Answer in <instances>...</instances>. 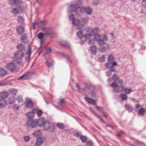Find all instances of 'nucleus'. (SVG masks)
<instances>
[{
    "instance_id": "obj_4",
    "label": "nucleus",
    "mask_w": 146,
    "mask_h": 146,
    "mask_svg": "<svg viewBox=\"0 0 146 146\" xmlns=\"http://www.w3.org/2000/svg\"><path fill=\"white\" fill-rule=\"evenodd\" d=\"M80 11L81 12H85L88 15H91L92 13V9L89 7H82L80 8Z\"/></svg>"
},
{
    "instance_id": "obj_26",
    "label": "nucleus",
    "mask_w": 146,
    "mask_h": 146,
    "mask_svg": "<svg viewBox=\"0 0 146 146\" xmlns=\"http://www.w3.org/2000/svg\"><path fill=\"white\" fill-rule=\"evenodd\" d=\"M96 47L95 46H92L90 47V50L92 54L95 55L96 52Z\"/></svg>"
},
{
    "instance_id": "obj_21",
    "label": "nucleus",
    "mask_w": 146,
    "mask_h": 146,
    "mask_svg": "<svg viewBox=\"0 0 146 146\" xmlns=\"http://www.w3.org/2000/svg\"><path fill=\"white\" fill-rule=\"evenodd\" d=\"M36 109H35L33 110L32 111L28 113L27 115V116L28 118L30 119L31 118L34 117V113H35Z\"/></svg>"
},
{
    "instance_id": "obj_23",
    "label": "nucleus",
    "mask_w": 146,
    "mask_h": 146,
    "mask_svg": "<svg viewBox=\"0 0 146 146\" xmlns=\"http://www.w3.org/2000/svg\"><path fill=\"white\" fill-rule=\"evenodd\" d=\"M29 75L28 73H26L20 77L18 80H27L29 79Z\"/></svg>"
},
{
    "instance_id": "obj_1",
    "label": "nucleus",
    "mask_w": 146,
    "mask_h": 146,
    "mask_svg": "<svg viewBox=\"0 0 146 146\" xmlns=\"http://www.w3.org/2000/svg\"><path fill=\"white\" fill-rule=\"evenodd\" d=\"M37 126L40 127L43 126L44 130L50 131H54L55 129V126L53 123H50L48 121H45L43 118H40L37 120Z\"/></svg>"
},
{
    "instance_id": "obj_49",
    "label": "nucleus",
    "mask_w": 146,
    "mask_h": 146,
    "mask_svg": "<svg viewBox=\"0 0 146 146\" xmlns=\"http://www.w3.org/2000/svg\"><path fill=\"white\" fill-rule=\"evenodd\" d=\"M86 146H93V143L90 140H88L87 141L86 143Z\"/></svg>"
},
{
    "instance_id": "obj_56",
    "label": "nucleus",
    "mask_w": 146,
    "mask_h": 146,
    "mask_svg": "<svg viewBox=\"0 0 146 146\" xmlns=\"http://www.w3.org/2000/svg\"><path fill=\"white\" fill-rule=\"evenodd\" d=\"M124 134V133L122 131H120L118 134H117V136L119 137H121V135Z\"/></svg>"
},
{
    "instance_id": "obj_60",
    "label": "nucleus",
    "mask_w": 146,
    "mask_h": 146,
    "mask_svg": "<svg viewBox=\"0 0 146 146\" xmlns=\"http://www.w3.org/2000/svg\"><path fill=\"white\" fill-rule=\"evenodd\" d=\"M89 94L92 97H94L96 96L95 94L93 92H92L91 93H90Z\"/></svg>"
},
{
    "instance_id": "obj_10",
    "label": "nucleus",
    "mask_w": 146,
    "mask_h": 146,
    "mask_svg": "<svg viewBox=\"0 0 146 146\" xmlns=\"http://www.w3.org/2000/svg\"><path fill=\"white\" fill-rule=\"evenodd\" d=\"M45 35L50 36L52 35L53 33V30L50 29L48 28H43L42 29Z\"/></svg>"
},
{
    "instance_id": "obj_48",
    "label": "nucleus",
    "mask_w": 146,
    "mask_h": 146,
    "mask_svg": "<svg viewBox=\"0 0 146 146\" xmlns=\"http://www.w3.org/2000/svg\"><path fill=\"white\" fill-rule=\"evenodd\" d=\"M100 0H94L93 5L94 6H97L99 3Z\"/></svg>"
},
{
    "instance_id": "obj_28",
    "label": "nucleus",
    "mask_w": 146,
    "mask_h": 146,
    "mask_svg": "<svg viewBox=\"0 0 146 146\" xmlns=\"http://www.w3.org/2000/svg\"><path fill=\"white\" fill-rule=\"evenodd\" d=\"M17 48L18 51H21L23 50L25 48V46L21 44H19L17 45Z\"/></svg>"
},
{
    "instance_id": "obj_8",
    "label": "nucleus",
    "mask_w": 146,
    "mask_h": 146,
    "mask_svg": "<svg viewBox=\"0 0 146 146\" xmlns=\"http://www.w3.org/2000/svg\"><path fill=\"white\" fill-rule=\"evenodd\" d=\"M80 5L79 4H71L70 7L68 9L69 12L70 13L80 8Z\"/></svg>"
},
{
    "instance_id": "obj_13",
    "label": "nucleus",
    "mask_w": 146,
    "mask_h": 146,
    "mask_svg": "<svg viewBox=\"0 0 146 146\" xmlns=\"http://www.w3.org/2000/svg\"><path fill=\"white\" fill-rule=\"evenodd\" d=\"M84 85L86 86L85 88H82L84 91L86 89L90 90H94L95 89L94 86L90 83H85Z\"/></svg>"
},
{
    "instance_id": "obj_53",
    "label": "nucleus",
    "mask_w": 146,
    "mask_h": 146,
    "mask_svg": "<svg viewBox=\"0 0 146 146\" xmlns=\"http://www.w3.org/2000/svg\"><path fill=\"white\" fill-rule=\"evenodd\" d=\"M115 82H113L112 84H110L111 86L112 87H118L117 84L115 83Z\"/></svg>"
},
{
    "instance_id": "obj_37",
    "label": "nucleus",
    "mask_w": 146,
    "mask_h": 146,
    "mask_svg": "<svg viewBox=\"0 0 146 146\" xmlns=\"http://www.w3.org/2000/svg\"><path fill=\"white\" fill-rule=\"evenodd\" d=\"M145 109L143 108L140 109L138 112V113L140 115H143L145 112Z\"/></svg>"
},
{
    "instance_id": "obj_42",
    "label": "nucleus",
    "mask_w": 146,
    "mask_h": 146,
    "mask_svg": "<svg viewBox=\"0 0 146 146\" xmlns=\"http://www.w3.org/2000/svg\"><path fill=\"white\" fill-rule=\"evenodd\" d=\"M80 139L81 140L82 142L83 143L85 142L87 140L86 137L85 136L82 135L80 136Z\"/></svg>"
},
{
    "instance_id": "obj_25",
    "label": "nucleus",
    "mask_w": 146,
    "mask_h": 146,
    "mask_svg": "<svg viewBox=\"0 0 146 146\" xmlns=\"http://www.w3.org/2000/svg\"><path fill=\"white\" fill-rule=\"evenodd\" d=\"M88 33L84 35V37L85 40H89L91 38L93 35L91 33Z\"/></svg>"
},
{
    "instance_id": "obj_58",
    "label": "nucleus",
    "mask_w": 146,
    "mask_h": 146,
    "mask_svg": "<svg viewBox=\"0 0 146 146\" xmlns=\"http://www.w3.org/2000/svg\"><path fill=\"white\" fill-rule=\"evenodd\" d=\"M59 100L61 104H65L66 102L64 99H60Z\"/></svg>"
},
{
    "instance_id": "obj_59",
    "label": "nucleus",
    "mask_w": 146,
    "mask_h": 146,
    "mask_svg": "<svg viewBox=\"0 0 146 146\" xmlns=\"http://www.w3.org/2000/svg\"><path fill=\"white\" fill-rule=\"evenodd\" d=\"M46 63L47 65L48 66H51L53 65V63L51 62L47 61Z\"/></svg>"
},
{
    "instance_id": "obj_2",
    "label": "nucleus",
    "mask_w": 146,
    "mask_h": 146,
    "mask_svg": "<svg viewBox=\"0 0 146 146\" xmlns=\"http://www.w3.org/2000/svg\"><path fill=\"white\" fill-rule=\"evenodd\" d=\"M22 60H13L11 62L8 63L5 68L12 72H16L18 71L19 69L16 66V64H21Z\"/></svg>"
},
{
    "instance_id": "obj_55",
    "label": "nucleus",
    "mask_w": 146,
    "mask_h": 146,
    "mask_svg": "<svg viewBox=\"0 0 146 146\" xmlns=\"http://www.w3.org/2000/svg\"><path fill=\"white\" fill-rule=\"evenodd\" d=\"M21 39L23 41H26L27 39L26 36L25 35H23L21 37Z\"/></svg>"
},
{
    "instance_id": "obj_16",
    "label": "nucleus",
    "mask_w": 146,
    "mask_h": 146,
    "mask_svg": "<svg viewBox=\"0 0 146 146\" xmlns=\"http://www.w3.org/2000/svg\"><path fill=\"white\" fill-rule=\"evenodd\" d=\"M81 22V20L76 19L72 22V24L74 26H78V27H81V25H82V24L80 25Z\"/></svg>"
},
{
    "instance_id": "obj_29",
    "label": "nucleus",
    "mask_w": 146,
    "mask_h": 146,
    "mask_svg": "<svg viewBox=\"0 0 146 146\" xmlns=\"http://www.w3.org/2000/svg\"><path fill=\"white\" fill-rule=\"evenodd\" d=\"M97 43L100 46H102L105 44L106 45L107 44L105 41L101 39L98 40Z\"/></svg>"
},
{
    "instance_id": "obj_20",
    "label": "nucleus",
    "mask_w": 146,
    "mask_h": 146,
    "mask_svg": "<svg viewBox=\"0 0 146 146\" xmlns=\"http://www.w3.org/2000/svg\"><path fill=\"white\" fill-rule=\"evenodd\" d=\"M44 22L43 21H38L36 22L35 23H33V26L34 30L35 29V24L37 25L38 26H41L44 25Z\"/></svg>"
},
{
    "instance_id": "obj_54",
    "label": "nucleus",
    "mask_w": 146,
    "mask_h": 146,
    "mask_svg": "<svg viewBox=\"0 0 146 146\" xmlns=\"http://www.w3.org/2000/svg\"><path fill=\"white\" fill-rule=\"evenodd\" d=\"M117 88H115L113 89V92H120V90L119 89V88L118 86Z\"/></svg>"
},
{
    "instance_id": "obj_40",
    "label": "nucleus",
    "mask_w": 146,
    "mask_h": 146,
    "mask_svg": "<svg viewBox=\"0 0 146 146\" xmlns=\"http://www.w3.org/2000/svg\"><path fill=\"white\" fill-rule=\"evenodd\" d=\"M108 61H114V57L111 54H109L108 58Z\"/></svg>"
},
{
    "instance_id": "obj_12",
    "label": "nucleus",
    "mask_w": 146,
    "mask_h": 146,
    "mask_svg": "<svg viewBox=\"0 0 146 146\" xmlns=\"http://www.w3.org/2000/svg\"><path fill=\"white\" fill-rule=\"evenodd\" d=\"M117 65V63L115 62L114 61H108V62L105 64V66L108 68H112L114 66Z\"/></svg>"
},
{
    "instance_id": "obj_61",
    "label": "nucleus",
    "mask_w": 146,
    "mask_h": 146,
    "mask_svg": "<svg viewBox=\"0 0 146 146\" xmlns=\"http://www.w3.org/2000/svg\"><path fill=\"white\" fill-rule=\"evenodd\" d=\"M13 108L15 110H17L19 108V106H17L16 105L14 104L13 105Z\"/></svg>"
},
{
    "instance_id": "obj_6",
    "label": "nucleus",
    "mask_w": 146,
    "mask_h": 146,
    "mask_svg": "<svg viewBox=\"0 0 146 146\" xmlns=\"http://www.w3.org/2000/svg\"><path fill=\"white\" fill-rule=\"evenodd\" d=\"M81 27H77V29L79 30V31L77 33V35L78 37L80 39L84 38V35L82 33L84 28V26L83 25H81Z\"/></svg>"
},
{
    "instance_id": "obj_5",
    "label": "nucleus",
    "mask_w": 146,
    "mask_h": 146,
    "mask_svg": "<svg viewBox=\"0 0 146 146\" xmlns=\"http://www.w3.org/2000/svg\"><path fill=\"white\" fill-rule=\"evenodd\" d=\"M31 53V46H29L28 50L25 54V60L27 62H29L30 61V56Z\"/></svg>"
},
{
    "instance_id": "obj_34",
    "label": "nucleus",
    "mask_w": 146,
    "mask_h": 146,
    "mask_svg": "<svg viewBox=\"0 0 146 146\" xmlns=\"http://www.w3.org/2000/svg\"><path fill=\"white\" fill-rule=\"evenodd\" d=\"M115 70L113 69H110L108 71H107L106 73V76L108 77H109L111 76L112 74V72H115Z\"/></svg>"
},
{
    "instance_id": "obj_3",
    "label": "nucleus",
    "mask_w": 146,
    "mask_h": 146,
    "mask_svg": "<svg viewBox=\"0 0 146 146\" xmlns=\"http://www.w3.org/2000/svg\"><path fill=\"white\" fill-rule=\"evenodd\" d=\"M37 120L29 119L28 120L26 124L29 127L35 128L37 126Z\"/></svg>"
},
{
    "instance_id": "obj_51",
    "label": "nucleus",
    "mask_w": 146,
    "mask_h": 146,
    "mask_svg": "<svg viewBox=\"0 0 146 146\" xmlns=\"http://www.w3.org/2000/svg\"><path fill=\"white\" fill-rule=\"evenodd\" d=\"M17 100L19 103L22 102L23 101V98L21 96H19L17 98Z\"/></svg>"
},
{
    "instance_id": "obj_46",
    "label": "nucleus",
    "mask_w": 146,
    "mask_h": 146,
    "mask_svg": "<svg viewBox=\"0 0 146 146\" xmlns=\"http://www.w3.org/2000/svg\"><path fill=\"white\" fill-rule=\"evenodd\" d=\"M119 78V77L117 76V75L116 74L113 75L112 76V79L113 80L114 82L117 81Z\"/></svg>"
},
{
    "instance_id": "obj_62",
    "label": "nucleus",
    "mask_w": 146,
    "mask_h": 146,
    "mask_svg": "<svg viewBox=\"0 0 146 146\" xmlns=\"http://www.w3.org/2000/svg\"><path fill=\"white\" fill-rule=\"evenodd\" d=\"M29 139V137L28 136H26L24 137V139L26 141H28Z\"/></svg>"
},
{
    "instance_id": "obj_64",
    "label": "nucleus",
    "mask_w": 146,
    "mask_h": 146,
    "mask_svg": "<svg viewBox=\"0 0 146 146\" xmlns=\"http://www.w3.org/2000/svg\"><path fill=\"white\" fill-rule=\"evenodd\" d=\"M82 20L83 22L86 23L88 21V19L87 18H84L82 19Z\"/></svg>"
},
{
    "instance_id": "obj_41",
    "label": "nucleus",
    "mask_w": 146,
    "mask_h": 146,
    "mask_svg": "<svg viewBox=\"0 0 146 146\" xmlns=\"http://www.w3.org/2000/svg\"><path fill=\"white\" fill-rule=\"evenodd\" d=\"M105 57L104 55H102L101 57L99 58L98 61L101 62H102L105 60Z\"/></svg>"
},
{
    "instance_id": "obj_11",
    "label": "nucleus",
    "mask_w": 146,
    "mask_h": 146,
    "mask_svg": "<svg viewBox=\"0 0 146 146\" xmlns=\"http://www.w3.org/2000/svg\"><path fill=\"white\" fill-rule=\"evenodd\" d=\"M23 8L21 6H19V7L14 8L11 11V13L14 14H18L23 11Z\"/></svg>"
},
{
    "instance_id": "obj_43",
    "label": "nucleus",
    "mask_w": 146,
    "mask_h": 146,
    "mask_svg": "<svg viewBox=\"0 0 146 146\" xmlns=\"http://www.w3.org/2000/svg\"><path fill=\"white\" fill-rule=\"evenodd\" d=\"M132 92V91L131 89L125 88V92L126 94H129L131 93Z\"/></svg>"
},
{
    "instance_id": "obj_32",
    "label": "nucleus",
    "mask_w": 146,
    "mask_h": 146,
    "mask_svg": "<svg viewBox=\"0 0 146 146\" xmlns=\"http://www.w3.org/2000/svg\"><path fill=\"white\" fill-rule=\"evenodd\" d=\"M60 44L63 46L66 47H68L69 46V44L67 42L64 41H61L60 42Z\"/></svg>"
},
{
    "instance_id": "obj_57",
    "label": "nucleus",
    "mask_w": 146,
    "mask_h": 146,
    "mask_svg": "<svg viewBox=\"0 0 146 146\" xmlns=\"http://www.w3.org/2000/svg\"><path fill=\"white\" fill-rule=\"evenodd\" d=\"M105 41H107L108 40V38L106 35H104L103 36V39Z\"/></svg>"
},
{
    "instance_id": "obj_33",
    "label": "nucleus",
    "mask_w": 146,
    "mask_h": 146,
    "mask_svg": "<svg viewBox=\"0 0 146 146\" xmlns=\"http://www.w3.org/2000/svg\"><path fill=\"white\" fill-rule=\"evenodd\" d=\"M101 39V36L98 34L95 35L94 36V40L97 42Z\"/></svg>"
},
{
    "instance_id": "obj_45",
    "label": "nucleus",
    "mask_w": 146,
    "mask_h": 146,
    "mask_svg": "<svg viewBox=\"0 0 146 146\" xmlns=\"http://www.w3.org/2000/svg\"><path fill=\"white\" fill-rule=\"evenodd\" d=\"M10 92L12 94L16 95L17 92V90L16 89H12L10 90Z\"/></svg>"
},
{
    "instance_id": "obj_24",
    "label": "nucleus",
    "mask_w": 146,
    "mask_h": 146,
    "mask_svg": "<svg viewBox=\"0 0 146 146\" xmlns=\"http://www.w3.org/2000/svg\"><path fill=\"white\" fill-rule=\"evenodd\" d=\"M8 95L9 94L8 93L6 92H3L1 93L0 96L1 99H3L5 100L6 97L8 96Z\"/></svg>"
},
{
    "instance_id": "obj_36",
    "label": "nucleus",
    "mask_w": 146,
    "mask_h": 146,
    "mask_svg": "<svg viewBox=\"0 0 146 146\" xmlns=\"http://www.w3.org/2000/svg\"><path fill=\"white\" fill-rule=\"evenodd\" d=\"M57 127L61 129H62L64 128V125L62 123H58L57 124Z\"/></svg>"
},
{
    "instance_id": "obj_30",
    "label": "nucleus",
    "mask_w": 146,
    "mask_h": 146,
    "mask_svg": "<svg viewBox=\"0 0 146 146\" xmlns=\"http://www.w3.org/2000/svg\"><path fill=\"white\" fill-rule=\"evenodd\" d=\"M17 20L21 24H24V19L23 17L21 16H18L17 17Z\"/></svg>"
},
{
    "instance_id": "obj_19",
    "label": "nucleus",
    "mask_w": 146,
    "mask_h": 146,
    "mask_svg": "<svg viewBox=\"0 0 146 146\" xmlns=\"http://www.w3.org/2000/svg\"><path fill=\"white\" fill-rule=\"evenodd\" d=\"M45 35L44 34L42 33H40L38 35V38H39L40 40V44H41V46L39 48V50H40V49L41 48V46L42 44V42H43V38L44 37V36Z\"/></svg>"
},
{
    "instance_id": "obj_38",
    "label": "nucleus",
    "mask_w": 146,
    "mask_h": 146,
    "mask_svg": "<svg viewBox=\"0 0 146 146\" xmlns=\"http://www.w3.org/2000/svg\"><path fill=\"white\" fill-rule=\"evenodd\" d=\"M40 134V131L39 130H37L35 131L33 135L36 137H39V135Z\"/></svg>"
},
{
    "instance_id": "obj_50",
    "label": "nucleus",
    "mask_w": 146,
    "mask_h": 146,
    "mask_svg": "<svg viewBox=\"0 0 146 146\" xmlns=\"http://www.w3.org/2000/svg\"><path fill=\"white\" fill-rule=\"evenodd\" d=\"M15 102V100L14 98H10L9 99V103L10 104H12L13 103Z\"/></svg>"
},
{
    "instance_id": "obj_17",
    "label": "nucleus",
    "mask_w": 146,
    "mask_h": 146,
    "mask_svg": "<svg viewBox=\"0 0 146 146\" xmlns=\"http://www.w3.org/2000/svg\"><path fill=\"white\" fill-rule=\"evenodd\" d=\"M43 139L42 137H40L37 138L35 143V145L36 146H40L43 142Z\"/></svg>"
},
{
    "instance_id": "obj_15",
    "label": "nucleus",
    "mask_w": 146,
    "mask_h": 146,
    "mask_svg": "<svg viewBox=\"0 0 146 146\" xmlns=\"http://www.w3.org/2000/svg\"><path fill=\"white\" fill-rule=\"evenodd\" d=\"M99 29L98 28H96L94 29H91L90 28H89L87 30V33H91L93 35L94 34H96L98 33Z\"/></svg>"
},
{
    "instance_id": "obj_9",
    "label": "nucleus",
    "mask_w": 146,
    "mask_h": 146,
    "mask_svg": "<svg viewBox=\"0 0 146 146\" xmlns=\"http://www.w3.org/2000/svg\"><path fill=\"white\" fill-rule=\"evenodd\" d=\"M110 48L111 47L110 45L108 44H106V46H100L98 48L99 52L102 53H104Z\"/></svg>"
},
{
    "instance_id": "obj_14",
    "label": "nucleus",
    "mask_w": 146,
    "mask_h": 146,
    "mask_svg": "<svg viewBox=\"0 0 146 146\" xmlns=\"http://www.w3.org/2000/svg\"><path fill=\"white\" fill-rule=\"evenodd\" d=\"M24 104L26 105V107L28 108H32L33 106V103L29 100H26Z\"/></svg>"
},
{
    "instance_id": "obj_39",
    "label": "nucleus",
    "mask_w": 146,
    "mask_h": 146,
    "mask_svg": "<svg viewBox=\"0 0 146 146\" xmlns=\"http://www.w3.org/2000/svg\"><path fill=\"white\" fill-rule=\"evenodd\" d=\"M96 108L98 111H101L103 114L105 113V112L104 111L103 108L102 107L97 106L96 107Z\"/></svg>"
},
{
    "instance_id": "obj_27",
    "label": "nucleus",
    "mask_w": 146,
    "mask_h": 146,
    "mask_svg": "<svg viewBox=\"0 0 146 146\" xmlns=\"http://www.w3.org/2000/svg\"><path fill=\"white\" fill-rule=\"evenodd\" d=\"M7 72L4 68H0V76H3L6 75Z\"/></svg>"
},
{
    "instance_id": "obj_52",
    "label": "nucleus",
    "mask_w": 146,
    "mask_h": 146,
    "mask_svg": "<svg viewBox=\"0 0 146 146\" xmlns=\"http://www.w3.org/2000/svg\"><path fill=\"white\" fill-rule=\"evenodd\" d=\"M69 19L70 20L72 21V22L76 19L74 17V16L73 14H72L69 16Z\"/></svg>"
},
{
    "instance_id": "obj_44",
    "label": "nucleus",
    "mask_w": 146,
    "mask_h": 146,
    "mask_svg": "<svg viewBox=\"0 0 146 146\" xmlns=\"http://www.w3.org/2000/svg\"><path fill=\"white\" fill-rule=\"evenodd\" d=\"M120 97L122 100H126L127 98V97L126 95L124 94H122L120 95Z\"/></svg>"
},
{
    "instance_id": "obj_18",
    "label": "nucleus",
    "mask_w": 146,
    "mask_h": 146,
    "mask_svg": "<svg viewBox=\"0 0 146 146\" xmlns=\"http://www.w3.org/2000/svg\"><path fill=\"white\" fill-rule=\"evenodd\" d=\"M85 100L88 103L96 105V103L95 100L87 97H85Z\"/></svg>"
},
{
    "instance_id": "obj_47",
    "label": "nucleus",
    "mask_w": 146,
    "mask_h": 146,
    "mask_svg": "<svg viewBox=\"0 0 146 146\" xmlns=\"http://www.w3.org/2000/svg\"><path fill=\"white\" fill-rule=\"evenodd\" d=\"M37 115L38 117H40L42 113V111L41 110H39L36 111Z\"/></svg>"
},
{
    "instance_id": "obj_22",
    "label": "nucleus",
    "mask_w": 146,
    "mask_h": 146,
    "mask_svg": "<svg viewBox=\"0 0 146 146\" xmlns=\"http://www.w3.org/2000/svg\"><path fill=\"white\" fill-rule=\"evenodd\" d=\"M6 104V101L5 100L0 98V109L5 107Z\"/></svg>"
},
{
    "instance_id": "obj_31",
    "label": "nucleus",
    "mask_w": 146,
    "mask_h": 146,
    "mask_svg": "<svg viewBox=\"0 0 146 146\" xmlns=\"http://www.w3.org/2000/svg\"><path fill=\"white\" fill-rule=\"evenodd\" d=\"M24 30V28L21 26L19 27L17 29L18 33L19 34H21L23 32Z\"/></svg>"
},
{
    "instance_id": "obj_63",
    "label": "nucleus",
    "mask_w": 146,
    "mask_h": 146,
    "mask_svg": "<svg viewBox=\"0 0 146 146\" xmlns=\"http://www.w3.org/2000/svg\"><path fill=\"white\" fill-rule=\"evenodd\" d=\"M51 51V48H49L47 50L46 52L45 53L46 54H49L50 53V52Z\"/></svg>"
},
{
    "instance_id": "obj_7",
    "label": "nucleus",
    "mask_w": 146,
    "mask_h": 146,
    "mask_svg": "<svg viewBox=\"0 0 146 146\" xmlns=\"http://www.w3.org/2000/svg\"><path fill=\"white\" fill-rule=\"evenodd\" d=\"M24 56V53L22 51H17L14 53V57L17 59L21 60Z\"/></svg>"
},
{
    "instance_id": "obj_35",
    "label": "nucleus",
    "mask_w": 146,
    "mask_h": 146,
    "mask_svg": "<svg viewBox=\"0 0 146 146\" xmlns=\"http://www.w3.org/2000/svg\"><path fill=\"white\" fill-rule=\"evenodd\" d=\"M125 109L129 111H132L133 110V108L129 104H126L125 106Z\"/></svg>"
}]
</instances>
